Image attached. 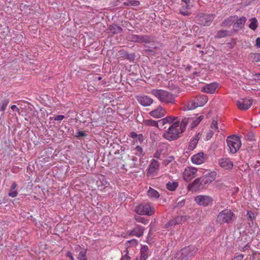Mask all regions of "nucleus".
<instances>
[{
	"label": "nucleus",
	"instance_id": "nucleus-32",
	"mask_svg": "<svg viewBox=\"0 0 260 260\" xmlns=\"http://www.w3.org/2000/svg\"><path fill=\"white\" fill-rule=\"evenodd\" d=\"M203 118H204V116L203 115H201L199 117H198V118H197L196 119H194V120L192 119L191 120H190V122L191 128H193V127H196V126H197L200 123V122L201 121V120L203 119Z\"/></svg>",
	"mask_w": 260,
	"mask_h": 260
},
{
	"label": "nucleus",
	"instance_id": "nucleus-55",
	"mask_svg": "<svg viewBox=\"0 0 260 260\" xmlns=\"http://www.w3.org/2000/svg\"><path fill=\"white\" fill-rule=\"evenodd\" d=\"M124 57H125L127 59H133L134 57V54H127L126 53L125 55H124Z\"/></svg>",
	"mask_w": 260,
	"mask_h": 260
},
{
	"label": "nucleus",
	"instance_id": "nucleus-29",
	"mask_svg": "<svg viewBox=\"0 0 260 260\" xmlns=\"http://www.w3.org/2000/svg\"><path fill=\"white\" fill-rule=\"evenodd\" d=\"M140 5V3L136 0H126L123 3L124 6H134L138 7Z\"/></svg>",
	"mask_w": 260,
	"mask_h": 260
},
{
	"label": "nucleus",
	"instance_id": "nucleus-9",
	"mask_svg": "<svg viewBox=\"0 0 260 260\" xmlns=\"http://www.w3.org/2000/svg\"><path fill=\"white\" fill-rule=\"evenodd\" d=\"M136 212L139 215L150 216L154 214V209L148 203H142L136 207Z\"/></svg>",
	"mask_w": 260,
	"mask_h": 260
},
{
	"label": "nucleus",
	"instance_id": "nucleus-8",
	"mask_svg": "<svg viewBox=\"0 0 260 260\" xmlns=\"http://www.w3.org/2000/svg\"><path fill=\"white\" fill-rule=\"evenodd\" d=\"M234 213L230 209H224L219 212L217 217V220L220 223H229L233 218Z\"/></svg>",
	"mask_w": 260,
	"mask_h": 260
},
{
	"label": "nucleus",
	"instance_id": "nucleus-11",
	"mask_svg": "<svg viewBox=\"0 0 260 260\" xmlns=\"http://www.w3.org/2000/svg\"><path fill=\"white\" fill-rule=\"evenodd\" d=\"M129 38L131 41L137 43H150L154 41L153 38L148 35H131Z\"/></svg>",
	"mask_w": 260,
	"mask_h": 260
},
{
	"label": "nucleus",
	"instance_id": "nucleus-17",
	"mask_svg": "<svg viewBox=\"0 0 260 260\" xmlns=\"http://www.w3.org/2000/svg\"><path fill=\"white\" fill-rule=\"evenodd\" d=\"M159 168V162L155 159H152L148 169V175H151L155 174L158 171Z\"/></svg>",
	"mask_w": 260,
	"mask_h": 260
},
{
	"label": "nucleus",
	"instance_id": "nucleus-45",
	"mask_svg": "<svg viewBox=\"0 0 260 260\" xmlns=\"http://www.w3.org/2000/svg\"><path fill=\"white\" fill-rule=\"evenodd\" d=\"M247 215L250 221H253L255 218L254 213L251 211H247Z\"/></svg>",
	"mask_w": 260,
	"mask_h": 260
},
{
	"label": "nucleus",
	"instance_id": "nucleus-54",
	"mask_svg": "<svg viewBox=\"0 0 260 260\" xmlns=\"http://www.w3.org/2000/svg\"><path fill=\"white\" fill-rule=\"evenodd\" d=\"M254 80H260V73H257L253 75Z\"/></svg>",
	"mask_w": 260,
	"mask_h": 260
},
{
	"label": "nucleus",
	"instance_id": "nucleus-49",
	"mask_svg": "<svg viewBox=\"0 0 260 260\" xmlns=\"http://www.w3.org/2000/svg\"><path fill=\"white\" fill-rule=\"evenodd\" d=\"M250 247V243L248 242L244 247H243L241 249H240L241 251H245L246 249L249 248Z\"/></svg>",
	"mask_w": 260,
	"mask_h": 260
},
{
	"label": "nucleus",
	"instance_id": "nucleus-46",
	"mask_svg": "<svg viewBox=\"0 0 260 260\" xmlns=\"http://www.w3.org/2000/svg\"><path fill=\"white\" fill-rule=\"evenodd\" d=\"M215 132H216L213 129L209 131L206 134V140H209L210 139Z\"/></svg>",
	"mask_w": 260,
	"mask_h": 260
},
{
	"label": "nucleus",
	"instance_id": "nucleus-35",
	"mask_svg": "<svg viewBox=\"0 0 260 260\" xmlns=\"http://www.w3.org/2000/svg\"><path fill=\"white\" fill-rule=\"evenodd\" d=\"M250 57L253 62H260V53H251Z\"/></svg>",
	"mask_w": 260,
	"mask_h": 260
},
{
	"label": "nucleus",
	"instance_id": "nucleus-1",
	"mask_svg": "<svg viewBox=\"0 0 260 260\" xmlns=\"http://www.w3.org/2000/svg\"><path fill=\"white\" fill-rule=\"evenodd\" d=\"M216 173L212 172L200 178L196 179L188 185L187 189L190 191H197L204 189L207 185L212 182L216 178Z\"/></svg>",
	"mask_w": 260,
	"mask_h": 260
},
{
	"label": "nucleus",
	"instance_id": "nucleus-25",
	"mask_svg": "<svg viewBox=\"0 0 260 260\" xmlns=\"http://www.w3.org/2000/svg\"><path fill=\"white\" fill-rule=\"evenodd\" d=\"M232 36V32L228 31L226 30H218L216 35L215 37L216 38H222L225 37L226 36Z\"/></svg>",
	"mask_w": 260,
	"mask_h": 260
},
{
	"label": "nucleus",
	"instance_id": "nucleus-2",
	"mask_svg": "<svg viewBox=\"0 0 260 260\" xmlns=\"http://www.w3.org/2000/svg\"><path fill=\"white\" fill-rule=\"evenodd\" d=\"M151 94L156 98L161 103L173 104L175 102L173 94L163 89H153Z\"/></svg>",
	"mask_w": 260,
	"mask_h": 260
},
{
	"label": "nucleus",
	"instance_id": "nucleus-38",
	"mask_svg": "<svg viewBox=\"0 0 260 260\" xmlns=\"http://www.w3.org/2000/svg\"><path fill=\"white\" fill-rule=\"evenodd\" d=\"M9 102V101L8 99H4L1 101V106L0 108L1 111L4 112Z\"/></svg>",
	"mask_w": 260,
	"mask_h": 260
},
{
	"label": "nucleus",
	"instance_id": "nucleus-16",
	"mask_svg": "<svg viewBox=\"0 0 260 260\" xmlns=\"http://www.w3.org/2000/svg\"><path fill=\"white\" fill-rule=\"evenodd\" d=\"M144 229L143 226L137 225L133 230L128 231V233L131 236L141 237L143 235Z\"/></svg>",
	"mask_w": 260,
	"mask_h": 260
},
{
	"label": "nucleus",
	"instance_id": "nucleus-27",
	"mask_svg": "<svg viewBox=\"0 0 260 260\" xmlns=\"http://www.w3.org/2000/svg\"><path fill=\"white\" fill-rule=\"evenodd\" d=\"M148 247L147 245H143L141 248L140 260H146L148 257Z\"/></svg>",
	"mask_w": 260,
	"mask_h": 260
},
{
	"label": "nucleus",
	"instance_id": "nucleus-10",
	"mask_svg": "<svg viewBox=\"0 0 260 260\" xmlns=\"http://www.w3.org/2000/svg\"><path fill=\"white\" fill-rule=\"evenodd\" d=\"M196 203L199 206L207 207L211 206L213 203L212 197L206 195H199L194 199Z\"/></svg>",
	"mask_w": 260,
	"mask_h": 260
},
{
	"label": "nucleus",
	"instance_id": "nucleus-24",
	"mask_svg": "<svg viewBox=\"0 0 260 260\" xmlns=\"http://www.w3.org/2000/svg\"><path fill=\"white\" fill-rule=\"evenodd\" d=\"M193 119L192 117H184L179 123V128H180L181 131L183 133L186 129V126L189 122Z\"/></svg>",
	"mask_w": 260,
	"mask_h": 260
},
{
	"label": "nucleus",
	"instance_id": "nucleus-12",
	"mask_svg": "<svg viewBox=\"0 0 260 260\" xmlns=\"http://www.w3.org/2000/svg\"><path fill=\"white\" fill-rule=\"evenodd\" d=\"M198 170L193 167H188L185 169L183 176V179L186 182L190 181L197 176Z\"/></svg>",
	"mask_w": 260,
	"mask_h": 260
},
{
	"label": "nucleus",
	"instance_id": "nucleus-4",
	"mask_svg": "<svg viewBox=\"0 0 260 260\" xmlns=\"http://www.w3.org/2000/svg\"><path fill=\"white\" fill-rule=\"evenodd\" d=\"M207 101V95L204 94L198 95L189 101L186 106L182 108V110L184 111L193 110L198 107L203 106Z\"/></svg>",
	"mask_w": 260,
	"mask_h": 260
},
{
	"label": "nucleus",
	"instance_id": "nucleus-52",
	"mask_svg": "<svg viewBox=\"0 0 260 260\" xmlns=\"http://www.w3.org/2000/svg\"><path fill=\"white\" fill-rule=\"evenodd\" d=\"M11 109L13 111H15L16 112H17L18 114H20V110L15 105H12L11 107Z\"/></svg>",
	"mask_w": 260,
	"mask_h": 260
},
{
	"label": "nucleus",
	"instance_id": "nucleus-13",
	"mask_svg": "<svg viewBox=\"0 0 260 260\" xmlns=\"http://www.w3.org/2000/svg\"><path fill=\"white\" fill-rule=\"evenodd\" d=\"M252 101L247 99H242L237 102L238 108L241 110H247L252 105Z\"/></svg>",
	"mask_w": 260,
	"mask_h": 260
},
{
	"label": "nucleus",
	"instance_id": "nucleus-42",
	"mask_svg": "<svg viewBox=\"0 0 260 260\" xmlns=\"http://www.w3.org/2000/svg\"><path fill=\"white\" fill-rule=\"evenodd\" d=\"M136 221L138 222L142 223L144 224H147L148 223V220L141 216H137L135 217Z\"/></svg>",
	"mask_w": 260,
	"mask_h": 260
},
{
	"label": "nucleus",
	"instance_id": "nucleus-64",
	"mask_svg": "<svg viewBox=\"0 0 260 260\" xmlns=\"http://www.w3.org/2000/svg\"><path fill=\"white\" fill-rule=\"evenodd\" d=\"M78 136H84L85 135V134H84V132H83L82 131H79L78 133Z\"/></svg>",
	"mask_w": 260,
	"mask_h": 260
},
{
	"label": "nucleus",
	"instance_id": "nucleus-61",
	"mask_svg": "<svg viewBox=\"0 0 260 260\" xmlns=\"http://www.w3.org/2000/svg\"><path fill=\"white\" fill-rule=\"evenodd\" d=\"M136 149L140 152L141 154L143 153V149L140 146H137L136 147Z\"/></svg>",
	"mask_w": 260,
	"mask_h": 260
},
{
	"label": "nucleus",
	"instance_id": "nucleus-19",
	"mask_svg": "<svg viewBox=\"0 0 260 260\" xmlns=\"http://www.w3.org/2000/svg\"><path fill=\"white\" fill-rule=\"evenodd\" d=\"M166 111L161 106H159L157 109L150 112V114L155 118H160L165 115Z\"/></svg>",
	"mask_w": 260,
	"mask_h": 260
},
{
	"label": "nucleus",
	"instance_id": "nucleus-28",
	"mask_svg": "<svg viewBox=\"0 0 260 260\" xmlns=\"http://www.w3.org/2000/svg\"><path fill=\"white\" fill-rule=\"evenodd\" d=\"M109 29L110 32L113 34H119L122 31V28L115 24L110 25Z\"/></svg>",
	"mask_w": 260,
	"mask_h": 260
},
{
	"label": "nucleus",
	"instance_id": "nucleus-51",
	"mask_svg": "<svg viewBox=\"0 0 260 260\" xmlns=\"http://www.w3.org/2000/svg\"><path fill=\"white\" fill-rule=\"evenodd\" d=\"M244 257V255L243 254H240L239 255L234 257L233 260H243Z\"/></svg>",
	"mask_w": 260,
	"mask_h": 260
},
{
	"label": "nucleus",
	"instance_id": "nucleus-31",
	"mask_svg": "<svg viewBox=\"0 0 260 260\" xmlns=\"http://www.w3.org/2000/svg\"><path fill=\"white\" fill-rule=\"evenodd\" d=\"M147 194L149 197L155 199L158 198L159 197V194L158 191L151 187H150L147 191Z\"/></svg>",
	"mask_w": 260,
	"mask_h": 260
},
{
	"label": "nucleus",
	"instance_id": "nucleus-23",
	"mask_svg": "<svg viewBox=\"0 0 260 260\" xmlns=\"http://www.w3.org/2000/svg\"><path fill=\"white\" fill-rule=\"evenodd\" d=\"M237 19V16L236 15L231 16L224 20V21L221 23V26L222 27L230 26L236 21Z\"/></svg>",
	"mask_w": 260,
	"mask_h": 260
},
{
	"label": "nucleus",
	"instance_id": "nucleus-7",
	"mask_svg": "<svg viewBox=\"0 0 260 260\" xmlns=\"http://www.w3.org/2000/svg\"><path fill=\"white\" fill-rule=\"evenodd\" d=\"M198 249L194 246L186 247L181 249L180 253H177V256L180 260H187L193 256L197 252Z\"/></svg>",
	"mask_w": 260,
	"mask_h": 260
},
{
	"label": "nucleus",
	"instance_id": "nucleus-56",
	"mask_svg": "<svg viewBox=\"0 0 260 260\" xmlns=\"http://www.w3.org/2000/svg\"><path fill=\"white\" fill-rule=\"evenodd\" d=\"M138 139L141 143L143 142L144 141V137L142 134L138 135Z\"/></svg>",
	"mask_w": 260,
	"mask_h": 260
},
{
	"label": "nucleus",
	"instance_id": "nucleus-34",
	"mask_svg": "<svg viewBox=\"0 0 260 260\" xmlns=\"http://www.w3.org/2000/svg\"><path fill=\"white\" fill-rule=\"evenodd\" d=\"M249 27L252 30H255L257 27V21L256 18H252L251 19V22L249 25Z\"/></svg>",
	"mask_w": 260,
	"mask_h": 260
},
{
	"label": "nucleus",
	"instance_id": "nucleus-33",
	"mask_svg": "<svg viewBox=\"0 0 260 260\" xmlns=\"http://www.w3.org/2000/svg\"><path fill=\"white\" fill-rule=\"evenodd\" d=\"M167 188L170 191H174L178 186L177 182H169L167 183Z\"/></svg>",
	"mask_w": 260,
	"mask_h": 260
},
{
	"label": "nucleus",
	"instance_id": "nucleus-58",
	"mask_svg": "<svg viewBox=\"0 0 260 260\" xmlns=\"http://www.w3.org/2000/svg\"><path fill=\"white\" fill-rule=\"evenodd\" d=\"M130 136L133 138H136L138 137V135L135 132H133L130 133Z\"/></svg>",
	"mask_w": 260,
	"mask_h": 260
},
{
	"label": "nucleus",
	"instance_id": "nucleus-6",
	"mask_svg": "<svg viewBox=\"0 0 260 260\" xmlns=\"http://www.w3.org/2000/svg\"><path fill=\"white\" fill-rule=\"evenodd\" d=\"M215 14L201 13L196 17L197 23L202 26H209L215 18Z\"/></svg>",
	"mask_w": 260,
	"mask_h": 260
},
{
	"label": "nucleus",
	"instance_id": "nucleus-20",
	"mask_svg": "<svg viewBox=\"0 0 260 260\" xmlns=\"http://www.w3.org/2000/svg\"><path fill=\"white\" fill-rule=\"evenodd\" d=\"M218 87L216 83H212L202 88V91L208 93H213Z\"/></svg>",
	"mask_w": 260,
	"mask_h": 260
},
{
	"label": "nucleus",
	"instance_id": "nucleus-41",
	"mask_svg": "<svg viewBox=\"0 0 260 260\" xmlns=\"http://www.w3.org/2000/svg\"><path fill=\"white\" fill-rule=\"evenodd\" d=\"M122 257L120 260H130L131 257L128 255V251L127 249L124 250L122 253Z\"/></svg>",
	"mask_w": 260,
	"mask_h": 260
},
{
	"label": "nucleus",
	"instance_id": "nucleus-60",
	"mask_svg": "<svg viewBox=\"0 0 260 260\" xmlns=\"http://www.w3.org/2000/svg\"><path fill=\"white\" fill-rule=\"evenodd\" d=\"M180 13L182 14L184 16L188 15L189 14L188 12H187L186 11H183V9H181L180 10Z\"/></svg>",
	"mask_w": 260,
	"mask_h": 260
},
{
	"label": "nucleus",
	"instance_id": "nucleus-57",
	"mask_svg": "<svg viewBox=\"0 0 260 260\" xmlns=\"http://www.w3.org/2000/svg\"><path fill=\"white\" fill-rule=\"evenodd\" d=\"M17 184L16 182L15 181H13L12 183L10 189H12V190L15 189V188L17 187Z\"/></svg>",
	"mask_w": 260,
	"mask_h": 260
},
{
	"label": "nucleus",
	"instance_id": "nucleus-59",
	"mask_svg": "<svg viewBox=\"0 0 260 260\" xmlns=\"http://www.w3.org/2000/svg\"><path fill=\"white\" fill-rule=\"evenodd\" d=\"M67 256L70 257L71 259V260H74V258L73 256V254L71 252L68 251L67 253Z\"/></svg>",
	"mask_w": 260,
	"mask_h": 260
},
{
	"label": "nucleus",
	"instance_id": "nucleus-47",
	"mask_svg": "<svg viewBox=\"0 0 260 260\" xmlns=\"http://www.w3.org/2000/svg\"><path fill=\"white\" fill-rule=\"evenodd\" d=\"M242 239H243V241L244 242H249L250 243H251L252 238L250 237L248 235H245L243 237Z\"/></svg>",
	"mask_w": 260,
	"mask_h": 260
},
{
	"label": "nucleus",
	"instance_id": "nucleus-37",
	"mask_svg": "<svg viewBox=\"0 0 260 260\" xmlns=\"http://www.w3.org/2000/svg\"><path fill=\"white\" fill-rule=\"evenodd\" d=\"M138 244V241L136 239H132L126 241L125 244V246L127 249L128 247L132 246H136Z\"/></svg>",
	"mask_w": 260,
	"mask_h": 260
},
{
	"label": "nucleus",
	"instance_id": "nucleus-44",
	"mask_svg": "<svg viewBox=\"0 0 260 260\" xmlns=\"http://www.w3.org/2000/svg\"><path fill=\"white\" fill-rule=\"evenodd\" d=\"M8 195L12 198H15L18 195V192L15 189H10Z\"/></svg>",
	"mask_w": 260,
	"mask_h": 260
},
{
	"label": "nucleus",
	"instance_id": "nucleus-18",
	"mask_svg": "<svg viewBox=\"0 0 260 260\" xmlns=\"http://www.w3.org/2000/svg\"><path fill=\"white\" fill-rule=\"evenodd\" d=\"M137 100L141 105L144 107L150 106L153 101L151 98L147 95L138 96Z\"/></svg>",
	"mask_w": 260,
	"mask_h": 260
},
{
	"label": "nucleus",
	"instance_id": "nucleus-48",
	"mask_svg": "<svg viewBox=\"0 0 260 260\" xmlns=\"http://www.w3.org/2000/svg\"><path fill=\"white\" fill-rule=\"evenodd\" d=\"M251 165L255 170L259 171V168H260V161H256L254 164Z\"/></svg>",
	"mask_w": 260,
	"mask_h": 260
},
{
	"label": "nucleus",
	"instance_id": "nucleus-5",
	"mask_svg": "<svg viewBox=\"0 0 260 260\" xmlns=\"http://www.w3.org/2000/svg\"><path fill=\"white\" fill-rule=\"evenodd\" d=\"M226 143L229 152L232 154L236 153L241 146L240 138L235 135L229 136L226 139Z\"/></svg>",
	"mask_w": 260,
	"mask_h": 260
},
{
	"label": "nucleus",
	"instance_id": "nucleus-43",
	"mask_svg": "<svg viewBox=\"0 0 260 260\" xmlns=\"http://www.w3.org/2000/svg\"><path fill=\"white\" fill-rule=\"evenodd\" d=\"M197 144L198 142H197V141L192 140L188 145V149L193 150L196 147Z\"/></svg>",
	"mask_w": 260,
	"mask_h": 260
},
{
	"label": "nucleus",
	"instance_id": "nucleus-21",
	"mask_svg": "<svg viewBox=\"0 0 260 260\" xmlns=\"http://www.w3.org/2000/svg\"><path fill=\"white\" fill-rule=\"evenodd\" d=\"M236 22L233 25V29L235 31L238 30V28H241L244 26L246 21V18L244 16L241 17L239 19H237Z\"/></svg>",
	"mask_w": 260,
	"mask_h": 260
},
{
	"label": "nucleus",
	"instance_id": "nucleus-39",
	"mask_svg": "<svg viewBox=\"0 0 260 260\" xmlns=\"http://www.w3.org/2000/svg\"><path fill=\"white\" fill-rule=\"evenodd\" d=\"M86 251L85 250L81 251L78 256L77 258L78 260H87L86 255Z\"/></svg>",
	"mask_w": 260,
	"mask_h": 260
},
{
	"label": "nucleus",
	"instance_id": "nucleus-50",
	"mask_svg": "<svg viewBox=\"0 0 260 260\" xmlns=\"http://www.w3.org/2000/svg\"><path fill=\"white\" fill-rule=\"evenodd\" d=\"M64 118V116L62 115H58L54 117V120L55 121H61L63 118Z\"/></svg>",
	"mask_w": 260,
	"mask_h": 260
},
{
	"label": "nucleus",
	"instance_id": "nucleus-14",
	"mask_svg": "<svg viewBox=\"0 0 260 260\" xmlns=\"http://www.w3.org/2000/svg\"><path fill=\"white\" fill-rule=\"evenodd\" d=\"M191 160L194 164H202L206 160V155L203 152H199L192 156L191 157Z\"/></svg>",
	"mask_w": 260,
	"mask_h": 260
},
{
	"label": "nucleus",
	"instance_id": "nucleus-30",
	"mask_svg": "<svg viewBox=\"0 0 260 260\" xmlns=\"http://www.w3.org/2000/svg\"><path fill=\"white\" fill-rule=\"evenodd\" d=\"M192 0H181V5L183 9H190L192 7Z\"/></svg>",
	"mask_w": 260,
	"mask_h": 260
},
{
	"label": "nucleus",
	"instance_id": "nucleus-26",
	"mask_svg": "<svg viewBox=\"0 0 260 260\" xmlns=\"http://www.w3.org/2000/svg\"><path fill=\"white\" fill-rule=\"evenodd\" d=\"M177 120H178L177 117H172L171 116H167V117L160 120L159 122H161L162 125H165L167 123L172 124L174 122L177 121Z\"/></svg>",
	"mask_w": 260,
	"mask_h": 260
},
{
	"label": "nucleus",
	"instance_id": "nucleus-22",
	"mask_svg": "<svg viewBox=\"0 0 260 260\" xmlns=\"http://www.w3.org/2000/svg\"><path fill=\"white\" fill-rule=\"evenodd\" d=\"M182 217L178 216L174 219L170 220L165 224L164 228L167 229L170 227L174 226L176 225L179 224L182 221Z\"/></svg>",
	"mask_w": 260,
	"mask_h": 260
},
{
	"label": "nucleus",
	"instance_id": "nucleus-36",
	"mask_svg": "<svg viewBox=\"0 0 260 260\" xmlns=\"http://www.w3.org/2000/svg\"><path fill=\"white\" fill-rule=\"evenodd\" d=\"M144 124L147 126H157L158 122L151 119L144 120Z\"/></svg>",
	"mask_w": 260,
	"mask_h": 260
},
{
	"label": "nucleus",
	"instance_id": "nucleus-63",
	"mask_svg": "<svg viewBox=\"0 0 260 260\" xmlns=\"http://www.w3.org/2000/svg\"><path fill=\"white\" fill-rule=\"evenodd\" d=\"M200 139V137H199V134H198V135H197L193 138V141H197V142L198 143L199 142V140Z\"/></svg>",
	"mask_w": 260,
	"mask_h": 260
},
{
	"label": "nucleus",
	"instance_id": "nucleus-40",
	"mask_svg": "<svg viewBox=\"0 0 260 260\" xmlns=\"http://www.w3.org/2000/svg\"><path fill=\"white\" fill-rule=\"evenodd\" d=\"M218 122L217 120L214 118L212 120V123L210 125V127L212 129L215 131V132H218Z\"/></svg>",
	"mask_w": 260,
	"mask_h": 260
},
{
	"label": "nucleus",
	"instance_id": "nucleus-15",
	"mask_svg": "<svg viewBox=\"0 0 260 260\" xmlns=\"http://www.w3.org/2000/svg\"><path fill=\"white\" fill-rule=\"evenodd\" d=\"M218 164L220 167L225 170H231L233 167V163L229 158L219 159Z\"/></svg>",
	"mask_w": 260,
	"mask_h": 260
},
{
	"label": "nucleus",
	"instance_id": "nucleus-62",
	"mask_svg": "<svg viewBox=\"0 0 260 260\" xmlns=\"http://www.w3.org/2000/svg\"><path fill=\"white\" fill-rule=\"evenodd\" d=\"M255 45L257 47H260V38H256Z\"/></svg>",
	"mask_w": 260,
	"mask_h": 260
},
{
	"label": "nucleus",
	"instance_id": "nucleus-3",
	"mask_svg": "<svg viewBox=\"0 0 260 260\" xmlns=\"http://www.w3.org/2000/svg\"><path fill=\"white\" fill-rule=\"evenodd\" d=\"M179 121L174 122L163 134V137L169 141L177 140L183 132L179 128Z\"/></svg>",
	"mask_w": 260,
	"mask_h": 260
},
{
	"label": "nucleus",
	"instance_id": "nucleus-53",
	"mask_svg": "<svg viewBox=\"0 0 260 260\" xmlns=\"http://www.w3.org/2000/svg\"><path fill=\"white\" fill-rule=\"evenodd\" d=\"M185 204V200H182L180 202H178L177 203V205L175 206L176 207H181L184 206Z\"/></svg>",
	"mask_w": 260,
	"mask_h": 260
}]
</instances>
